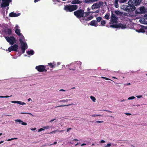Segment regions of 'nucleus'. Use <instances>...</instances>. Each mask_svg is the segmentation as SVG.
I'll return each mask as SVG.
<instances>
[{
	"label": "nucleus",
	"mask_w": 147,
	"mask_h": 147,
	"mask_svg": "<svg viewBox=\"0 0 147 147\" xmlns=\"http://www.w3.org/2000/svg\"><path fill=\"white\" fill-rule=\"evenodd\" d=\"M118 19V18L116 17L115 14L112 13L111 18L110 24H116L117 22Z\"/></svg>",
	"instance_id": "6"
},
{
	"label": "nucleus",
	"mask_w": 147,
	"mask_h": 147,
	"mask_svg": "<svg viewBox=\"0 0 147 147\" xmlns=\"http://www.w3.org/2000/svg\"><path fill=\"white\" fill-rule=\"evenodd\" d=\"M18 138H11L10 139H9L8 140H7V141H10L11 140H16V139H17Z\"/></svg>",
	"instance_id": "39"
},
{
	"label": "nucleus",
	"mask_w": 147,
	"mask_h": 147,
	"mask_svg": "<svg viewBox=\"0 0 147 147\" xmlns=\"http://www.w3.org/2000/svg\"><path fill=\"white\" fill-rule=\"evenodd\" d=\"M71 129V128H69L68 129H67V132H68Z\"/></svg>",
	"instance_id": "48"
},
{
	"label": "nucleus",
	"mask_w": 147,
	"mask_h": 147,
	"mask_svg": "<svg viewBox=\"0 0 147 147\" xmlns=\"http://www.w3.org/2000/svg\"><path fill=\"white\" fill-rule=\"evenodd\" d=\"M18 48V46L17 45L15 44L13 45L10 47H9L8 50H6V51H8L9 52L11 51H17Z\"/></svg>",
	"instance_id": "13"
},
{
	"label": "nucleus",
	"mask_w": 147,
	"mask_h": 147,
	"mask_svg": "<svg viewBox=\"0 0 147 147\" xmlns=\"http://www.w3.org/2000/svg\"><path fill=\"white\" fill-rule=\"evenodd\" d=\"M146 18H142L139 21L142 24H146Z\"/></svg>",
	"instance_id": "21"
},
{
	"label": "nucleus",
	"mask_w": 147,
	"mask_h": 147,
	"mask_svg": "<svg viewBox=\"0 0 147 147\" xmlns=\"http://www.w3.org/2000/svg\"><path fill=\"white\" fill-rule=\"evenodd\" d=\"M39 1V0H34V2L35 3H36V2L38 1Z\"/></svg>",
	"instance_id": "61"
},
{
	"label": "nucleus",
	"mask_w": 147,
	"mask_h": 147,
	"mask_svg": "<svg viewBox=\"0 0 147 147\" xmlns=\"http://www.w3.org/2000/svg\"><path fill=\"white\" fill-rule=\"evenodd\" d=\"M126 1V0H121V2L122 3H124Z\"/></svg>",
	"instance_id": "47"
},
{
	"label": "nucleus",
	"mask_w": 147,
	"mask_h": 147,
	"mask_svg": "<svg viewBox=\"0 0 147 147\" xmlns=\"http://www.w3.org/2000/svg\"><path fill=\"white\" fill-rule=\"evenodd\" d=\"M64 130H59L58 129H56L55 130L56 132H63Z\"/></svg>",
	"instance_id": "41"
},
{
	"label": "nucleus",
	"mask_w": 147,
	"mask_h": 147,
	"mask_svg": "<svg viewBox=\"0 0 147 147\" xmlns=\"http://www.w3.org/2000/svg\"><path fill=\"white\" fill-rule=\"evenodd\" d=\"M80 2V1L78 0H74L71 2V3L72 4L78 3Z\"/></svg>",
	"instance_id": "30"
},
{
	"label": "nucleus",
	"mask_w": 147,
	"mask_h": 147,
	"mask_svg": "<svg viewBox=\"0 0 147 147\" xmlns=\"http://www.w3.org/2000/svg\"><path fill=\"white\" fill-rule=\"evenodd\" d=\"M103 121H96V122L97 123H103Z\"/></svg>",
	"instance_id": "44"
},
{
	"label": "nucleus",
	"mask_w": 147,
	"mask_h": 147,
	"mask_svg": "<svg viewBox=\"0 0 147 147\" xmlns=\"http://www.w3.org/2000/svg\"><path fill=\"white\" fill-rule=\"evenodd\" d=\"M44 130V128H40V129L38 130V132H40V131H43Z\"/></svg>",
	"instance_id": "43"
},
{
	"label": "nucleus",
	"mask_w": 147,
	"mask_h": 147,
	"mask_svg": "<svg viewBox=\"0 0 147 147\" xmlns=\"http://www.w3.org/2000/svg\"><path fill=\"white\" fill-rule=\"evenodd\" d=\"M146 22H145V24H147V18H146Z\"/></svg>",
	"instance_id": "64"
},
{
	"label": "nucleus",
	"mask_w": 147,
	"mask_h": 147,
	"mask_svg": "<svg viewBox=\"0 0 147 147\" xmlns=\"http://www.w3.org/2000/svg\"><path fill=\"white\" fill-rule=\"evenodd\" d=\"M32 99L31 98H29L28 99V101H29L30 100H31Z\"/></svg>",
	"instance_id": "63"
},
{
	"label": "nucleus",
	"mask_w": 147,
	"mask_h": 147,
	"mask_svg": "<svg viewBox=\"0 0 147 147\" xmlns=\"http://www.w3.org/2000/svg\"><path fill=\"white\" fill-rule=\"evenodd\" d=\"M106 24L105 21L103 20L101 22V24L102 26H104Z\"/></svg>",
	"instance_id": "32"
},
{
	"label": "nucleus",
	"mask_w": 147,
	"mask_h": 147,
	"mask_svg": "<svg viewBox=\"0 0 147 147\" xmlns=\"http://www.w3.org/2000/svg\"><path fill=\"white\" fill-rule=\"evenodd\" d=\"M147 13V9L144 6H141L138 8L135 11L137 14H144Z\"/></svg>",
	"instance_id": "4"
},
{
	"label": "nucleus",
	"mask_w": 147,
	"mask_h": 147,
	"mask_svg": "<svg viewBox=\"0 0 147 147\" xmlns=\"http://www.w3.org/2000/svg\"><path fill=\"white\" fill-rule=\"evenodd\" d=\"M61 64V63L60 62H58L57 63V64L58 65H59Z\"/></svg>",
	"instance_id": "62"
},
{
	"label": "nucleus",
	"mask_w": 147,
	"mask_h": 147,
	"mask_svg": "<svg viewBox=\"0 0 147 147\" xmlns=\"http://www.w3.org/2000/svg\"><path fill=\"white\" fill-rule=\"evenodd\" d=\"M74 15L78 18L82 17V19H81L80 21L82 22H83V21L85 20H90L92 19L93 18V16H89L88 17H86L89 14V12H84V11L81 9L77 10L74 12Z\"/></svg>",
	"instance_id": "2"
},
{
	"label": "nucleus",
	"mask_w": 147,
	"mask_h": 147,
	"mask_svg": "<svg viewBox=\"0 0 147 147\" xmlns=\"http://www.w3.org/2000/svg\"><path fill=\"white\" fill-rule=\"evenodd\" d=\"M105 80H111L110 79H109L108 78H105Z\"/></svg>",
	"instance_id": "56"
},
{
	"label": "nucleus",
	"mask_w": 147,
	"mask_h": 147,
	"mask_svg": "<svg viewBox=\"0 0 147 147\" xmlns=\"http://www.w3.org/2000/svg\"><path fill=\"white\" fill-rule=\"evenodd\" d=\"M69 69L71 70H75L76 69L75 68L74 69L69 68Z\"/></svg>",
	"instance_id": "59"
},
{
	"label": "nucleus",
	"mask_w": 147,
	"mask_h": 147,
	"mask_svg": "<svg viewBox=\"0 0 147 147\" xmlns=\"http://www.w3.org/2000/svg\"><path fill=\"white\" fill-rule=\"evenodd\" d=\"M97 24V22L96 21L93 20L90 22V25L96 27L98 26Z\"/></svg>",
	"instance_id": "16"
},
{
	"label": "nucleus",
	"mask_w": 147,
	"mask_h": 147,
	"mask_svg": "<svg viewBox=\"0 0 147 147\" xmlns=\"http://www.w3.org/2000/svg\"><path fill=\"white\" fill-rule=\"evenodd\" d=\"M27 53L29 55H32L34 53V52L33 50H28L27 51Z\"/></svg>",
	"instance_id": "19"
},
{
	"label": "nucleus",
	"mask_w": 147,
	"mask_h": 147,
	"mask_svg": "<svg viewBox=\"0 0 147 147\" xmlns=\"http://www.w3.org/2000/svg\"><path fill=\"white\" fill-rule=\"evenodd\" d=\"M44 129H49V128H50V127L49 126H44L43 127Z\"/></svg>",
	"instance_id": "37"
},
{
	"label": "nucleus",
	"mask_w": 147,
	"mask_h": 147,
	"mask_svg": "<svg viewBox=\"0 0 147 147\" xmlns=\"http://www.w3.org/2000/svg\"><path fill=\"white\" fill-rule=\"evenodd\" d=\"M115 13L118 15H121L122 14V13L120 12L119 11L117 10L115 11Z\"/></svg>",
	"instance_id": "24"
},
{
	"label": "nucleus",
	"mask_w": 147,
	"mask_h": 147,
	"mask_svg": "<svg viewBox=\"0 0 147 147\" xmlns=\"http://www.w3.org/2000/svg\"><path fill=\"white\" fill-rule=\"evenodd\" d=\"M118 0H115V6L116 8H118L119 7V5L118 3Z\"/></svg>",
	"instance_id": "22"
},
{
	"label": "nucleus",
	"mask_w": 147,
	"mask_h": 147,
	"mask_svg": "<svg viewBox=\"0 0 147 147\" xmlns=\"http://www.w3.org/2000/svg\"><path fill=\"white\" fill-rule=\"evenodd\" d=\"M20 113L21 114H28L29 115H31L33 116V115L31 113H22H22Z\"/></svg>",
	"instance_id": "40"
},
{
	"label": "nucleus",
	"mask_w": 147,
	"mask_h": 147,
	"mask_svg": "<svg viewBox=\"0 0 147 147\" xmlns=\"http://www.w3.org/2000/svg\"><path fill=\"white\" fill-rule=\"evenodd\" d=\"M15 33L18 35L19 38V41L21 43V49L23 53L28 48V46L25 40V38L22 34L20 33V30L18 25L16 26L15 29Z\"/></svg>",
	"instance_id": "1"
},
{
	"label": "nucleus",
	"mask_w": 147,
	"mask_h": 147,
	"mask_svg": "<svg viewBox=\"0 0 147 147\" xmlns=\"http://www.w3.org/2000/svg\"><path fill=\"white\" fill-rule=\"evenodd\" d=\"M11 102L12 103H17L21 105H25L26 104L25 103L21 101H11Z\"/></svg>",
	"instance_id": "17"
},
{
	"label": "nucleus",
	"mask_w": 147,
	"mask_h": 147,
	"mask_svg": "<svg viewBox=\"0 0 147 147\" xmlns=\"http://www.w3.org/2000/svg\"><path fill=\"white\" fill-rule=\"evenodd\" d=\"M35 68L39 72H43L44 71L46 72L47 71V70L45 69V67L43 65L36 66Z\"/></svg>",
	"instance_id": "12"
},
{
	"label": "nucleus",
	"mask_w": 147,
	"mask_h": 147,
	"mask_svg": "<svg viewBox=\"0 0 147 147\" xmlns=\"http://www.w3.org/2000/svg\"><path fill=\"white\" fill-rule=\"evenodd\" d=\"M5 34L6 35H10L12 33L11 30L10 28H6L4 30Z\"/></svg>",
	"instance_id": "15"
},
{
	"label": "nucleus",
	"mask_w": 147,
	"mask_h": 147,
	"mask_svg": "<svg viewBox=\"0 0 147 147\" xmlns=\"http://www.w3.org/2000/svg\"><path fill=\"white\" fill-rule=\"evenodd\" d=\"M55 119H52L51 120H50L49 122L50 123L51 122H53V121H54V120H55Z\"/></svg>",
	"instance_id": "50"
},
{
	"label": "nucleus",
	"mask_w": 147,
	"mask_h": 147,
	"mask_svg": "<svg viewBox=\"0 0 147 147\" xmlns=\"http://www.w3.org/2000/svg\"><path fill=\"white\" fill-rule=\"evenodd\" d=\"M136 97L138 98H141L142 97V95H138V96H136Z\"/></svg>",
	"instance_id": "46"
},
{
	"label": "nucleus",
	"mask_w": 147,
	"mask_h": 147,
	"mask_svg": "<svg viewBox=\"0 0 147 147\" xmlns=\"http://www.w3.org/2000/svg\"><path fill=\"white\" fill-rule=\"evenodd\" d=\"M76 63L80 65H80L82 64V63L80 61H77L76 62Z\"/></svg>",
	"instance_id": "35"
},
{
	"label": "nucleus",
	"mask_w": 147,
	"mask_h": 147,
	"mask_svg": "<svg viewBox=\"0 0 147 147\" xmlns=\"http://www.w3.org/2000/svg\"><path fill=\"white\" fill-rule=\"evenodd\" d=\"M36 129V128H31V130H32V131H34V130H35Z\"/></svg>",
	"instance_id": "54"
},
{
	"label": "nucleus",
	"mask_w": 147,
	"mask_h": 147,
	"mask_svg": "<svg viewBox=\"0 0 147 147\" xmlns=\"http://www.w3.org/2000/svg\"><path fill=\"white\" fill-rule=\"evenodd\" d=\"M138 28H140L139 30H136V31L138 32H144L147 29V26H144L140 25H138Z\"/></svg>",
	"instance_id": "7"
},
{
	"label": "nucleus",
	"mask_w": 147,
	"mask_h": 147,
	"mask_svg": "<svg viewBox=\"0 0 147 147\" xmlns=\"http://www.w3.org/2000/svg\"><path fill=\"white\" fill-rule=\"evenodd\" d=\"M125 114L126 115H131V114L130 113H125Z\"/></svg>",
	"instance_id": "49"
},
{
	"label": "nucleus",
	"mask_w": 147,
	"mask_h": 147,
	"mask_svg": "<svg viewBox=\"0 0 147 147\" xmlns=\"http://www.w3.org/2000/svg\"><path fill=\"white\" fill-rule=\"evenodd\" d=\"M110 26L112 28H120L122 29H125L126 28V26L125 24H123L120 23L118 24H112Z\"/></svg>",
	"instance_id": "10"
},
{
	"label": "nucleus",
	"mask_w": 147,
	"mask_h": 147,
	"mask_svg": "<svg viewBox=\"0 0 147 147\" xmlns=\"http://www.w3.org/2000/svg\"><path fill=\"white\" fill-rule=\"evenodd\" d=\"M104 111H106L107 112H111V113L112 112V111H110L109 110H105Z\"/></svg>",
	"instance_id": "57"
},
{
	"label": "nucleus",
	"mask_w": 147,
	"mask_h": 147,
	"mask_svg": "<svg viewBox=\"0 0 147 147\" xmlns=\"http://www.w3.org/2000/svg\"><path fill=\"white\" fill-rule=\"evenodd\" d=\"M78 6L76 5H67L65 6L64 9L67 11L71 12L76 10Z\"/></svg>",
	"instance_id": "5"
},
{
	"label": "nucleus",
	"mask_w": 147,
	"mask_h": 147,
	"mask_svg": "<svg viewBox=\"0 0 147 147\" xmlns=\"http://www.w3.org/2000/svg\"><path fill=\"white\" fill-rule=\"evenodd\" d=\"M9 96H0V98H9Z\"/></svg>",
	"instance_id": "38"
},
{
	"label": "nucleus",
	"mask_w": 147,
	"mask_h": 147,
	"mask_svg": "<svg viewBox=\"0 0 147 147\" xmlns=\"http://www.w3.org/2000/svg\"><path fill=\"white\" fill-rule=\"evenodd\" d=\"M102 19V18L100 17H98L96 18L97 22H100Z\"/></svg>",
	"instance_id": "28"
},
{
	"label": "nucleus",
	"mask_w": 147,
	"mask_h": 147,
	"mask_svg": "<svg viewBox=\"0 0 147 147\" xmlns=\"http://www.w3.org/2000/svg\"><path fill=\"white\" fill-rule=\"evenodd\" d=\"M57 143V142H54V143L53 144H51L50 145V146H51V145H52L53 144H56Z\"/></svg>",
	"instance_id": "53"
},
{
	"label": "nucleus",
	"mask_w": 147,
	"mask_h": 147,
	"mask_svg": "<svg viewBox=\"0 0 147 147\" xmlns=\"http://www.w3.org/2000/svg\"><path fill=\"white\" fill-rule=\"evenodd\" d=\"M99 10H97L96 11H95L89 12V13H99Z\"/></svg>",
	"instance_id": "33"
},
{
	"label": "nucleus",
	"mask_w": 147,
	"mask_h": 147,
	"mask_svg": "<svg viewBox=\"0 0 147 147\" xmlns=\"http://www.w3.org/2000/svg\"><path fill=\"white\" fill-rule=\"evenodd\" d=\"M105 142V141H104V140H101L100 141V143H104Z\"/></svg>",
	"instance_id": "45"
},
{
	"label": "nucleus",
	"mask_w": 147,
	"mask_h": 147,
	"mask_svg": "<svg viewBox=\"0 0 147 147\" xmlns=\"http://www.w3.org/2000/svg\"><path fill=\"white\" fill-rule=\"evenodd\" d=\"M73 141H78V140L77 139H74L73 140Z\"/></svg>",
	"instance_id": "60"
},
{
	"label": "nucleus",
	"mask_w": 147,
	"mask_h": 147,
	"mask_svg": "<svg viewBox=\"0 0 147 147\" xmlns=\"http://www.w3.org/2000/svg\"><path fill=\"white\" fill-rule=\"evenodd\" d=\"M16 122H18L20 123H21L22 125H27V124L26 123L23 122L22 120L20 119H16L15 120Z\"/></svg>",
	"instance_id": "18"
},
{
	"label": "nucleus",
	"mask_w": 147,
	"mask_h": 147,
	"mask_svg": "<svg viewBox=\"0 0 147 147\" xmlns=\"http://www.w3.org/2000/svg\"><path fill=\"white\" fill-rule=\"evenodd\" d=\"M2 1L1 6V7H4L8 6L11 0H2Z\"/></svg>",
	"instance_id": "9"
},
{
	"label": "nucleus",
	"mask_w": 147,
	"mask_h": 147,
	"mask_svg": "<svg viewBox=\"0 0 147 147\" xmlns=\"http://www.w3.org/2000/svg\"><path fill=\"white\" fill-rule=\"evenodd\" d=\"M86 145V144L83 143V144H82L81 145V146H84V145Z\"/></svg>",
	"instance_id": "55"
},
{
	"label": "nucleus",
	"mask_w": 147,
	"mask_h": 147,
	"mask_svg": "<svg viewBox=\"0 0 147 147\" xmlns=\"http://www.w3.org/2000/svg\"><path fill=\"white\" fill-rule=\"evenodd\" d=\"M141 1L142 0H129L128 2V4L138 5L140 4Z\"/></svg>",
	"instance_id": "8"
},
{
	"label": "nucleus",
	"mask_w": 147,
	"mask_h": 147,
	"mask_svg": "<svg viewBox=\"0 0 147 147\" xmlns=\"http://www.w3.org/2000/svg\"><path fill=\"white\" fill-rule=\"evenodd\" d=\"M135 98V97L134 96H131V97H129L128 98V100H133Z\"/></svg>",
	"instance_id": "34"
},
{
	"label": "nucleus",
	"mask_w": 147,
	"mask_h": 147,
	"mask_svg": "<svg viewBox=\"0 0 147 147\" xmlns=\"http://www.w3.org/2000/svg\"><path fill=\"white\" fill-rule=\"evenodd\" d=\"M48 64L50 66V67L52 68H54L55 65V64L53 63H49Z\"/></svg>",
	"instance_id": "23"
},
{
	"label": "nucleus",
	"mask_w": 147,
	"mask_h": 147,
	"mask_svg": "<svg viewBox=\"0 0 147 147\" xmlns=\"http://www.w3.org/2000/svg\"><path fill=\"white\" fill-rule=\"evenodd\" d=\"M126 100H125V99H123L122 100H121V102H124V101H125Z\"/></svg>",
	"instance_id": "58"
},
{
	"label": "nucleus",
	"mask_w": 147,
	"mask_h": 147,
	"mask_svg": "<svg viewBox=\"0 0 147 147\" xmlns=\"http://www.w3.org/2000/svg\"><path fill=\"white\" fill-rule=\"evenodd\" d=\"M136 7L134 5H124L121 7V9L126 11H133L136 9Z\"/></svg>",
	"instance_id": "3"
},
{
	"label": "nucleus",
	"mask_w": 147,
	"mask_h": 147,
	"mask_svg": "<svg viewBox=\"0 0 147 147\" xmlns=\"http://www.w3.org/2000/svg\"><path fill=\"white\" fill-rule=\"evenodd\" d=\"M90 98L94 102H95L96 101V99L93 96H91L90 97Z\"/></svg>",
	"instance_id": "31"
},
{
	"label": "nucleus",
	"mask_w": 147,
	"mask_h": 147,
	"mask_svg": "<svg viewBox=\"0 0 147 147\" xmlns=\"http://www.w3.org/2000/svg\"><path fill=\"white\" fill-rule=\"evenodd\" d=\"M98 5V6L99 8L101 6L103 5V3L102 1H99L98 3H97Z\"/></svg>",
	"instance_id": "26"
},
{
	"label": "nucleus",
	"mask_w": 147,
	"mask_h": 147,
	"mask_svg": "<svg viewBox=\"0 0 147 147\" xmlns=\"http://www.w3.org/2000/svg\"><path fill=\"white\" fill-rule=\"evenodd\" d=\"M105 18L107 20H109V13H107L105 16Z\"/></svg>",
	"instance_id": "29"
},
{
	"label": "nucleus",
	"mask_w": 147,
	"mask_h": 147,
	"mask_svg": "<svg viewBox=\"0 0 147 147\" xmlns=\"http://www.w3.org/2000/svg\"><path fill=\"white\" fill-rule=\"evenodd\" d=\"M100 116V115H96V114H94L92 115V116L93 117H95L97 116Z\"/></svg>",
	"instance_id": "42"
},
{
	"label": "nucleus",
	"mask_w": 147,
	"mask_h": 147,
	"mask_svg": "<svg viewBox=\"0 0 147 147\" xmlns=\"http://www.w3.org/2000/svg\"><path fill=\"white\" fill-rule=\"evenodd\" d=\"M5 38L7 41L9 42L10 44L11 45L14 43V42L15 41V38L13 36L5 37Z\"/></svg>",
	"instance_id": "11"
},
{
	"label": "nucleus",
	"mask_w": 147,
	"mask_h": 147,
	"mask_svg": "<svg viewBox=\"0 0 147 147\" xmlns=\"http://www.w3.org/2000/svg\"><path fill=\"white\" fill-rule=\"evenodd\" d=\"M20 15V13H16L14 12H12L9 13V16L11 17H16Z\"/></svg>",
	"instance_id": "14"
},
{
	"label": "nucleus",
	"mask_w": 147,
	"mask_h": 147,
	"mask_svg": "<svg viewBox=\"0 0 147 147\" xmlns=\"http://www.w3.org/2000/svg\"><path fill=\"white\" fill-rule=\"evenodd\" d=\"M92 9H96V8H99L98 7V5L97 3H95L91 7Z\"/></svg>",
	"instance_id": "20"
},
{
	"label": "nucleus",
	"mask_w": 147,
	"mask_h": 147,
	"mask_svg": "<svg viewBox=\"0 0 147 147\" xmlns=\"http://www.w3.org/2000/svg\"><path fill=\"white\" fill-rule=\"evenodd\" d=\"M111 145V143L110 142H108L107 144L105 145L104 144V147H110Z\"/></svg>",
	"instance_id": "25"
},
{
	"label": "nucleus",
	"mask_w": 147,
	"mask_h": 147,
	"mask_svg": "<svg viewBox=\"0 0 147 147\" xmlns=\"http://www.w3.org/2000/svg\"><path fill=\"white\" fill-rule=\"evenodd\" d=\"M61 105L59 106H58L57 107H63L64 106H67L68 105Z\"/></svg>",
	"instance_id": "36"
},
{
	"label": "nucleus",
	"mask_w": 147,
	"mask_h": 147,
	"mask_svg": "<svg viewBox=\"0 0 147 147\" xmlns=\"http://www.w3.org/2000/svg\"><path fill=\"white\" fill-rule=\"evenodd\" d=\"M69 100H68V99H64V100H60V101H59V102H63L64 103H67V102Z\"/></svg>",
	"instance_id": "27"
},
{
	"label": "nucleus",
	"mask_w": 147,
	"mask_h": 147,
	"mask_svg": "<svg viewBox=\"0 0 147 147\" xmlns=\"http://www.w3.org/2000/svg\"><path fill=\"white\" fill-rule=\"evenodd\" d=\"M59 91H62V92H65V90L64 89H60L59 90Z\"/></svg>",
	"instance_id": "51"
},
{
	"label": "nucleus",
	"mask_w": 147,
	"mask_h": 147,
	"mask_svg": "<svg viewBox=\"0 0 147 147\" xmlns=\"http://www.w3.org/2000/svg\"><path fill=\"white\" fill-rule=\"evenodd\" d=\"M56 132H55V130H54V131H53L52 132H51L50 133V134H53V133H55Z\"/></svg>",
	"instance_id": "52"
}]
</instances>
